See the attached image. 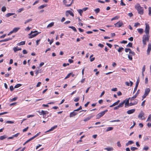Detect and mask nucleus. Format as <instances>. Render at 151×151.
<instances>
[{
    "label": "nucleus",
    "instance_id": "a19ab883",
    "mask_svg": "<svg viewBox=\"0 0 151 151\" xmlns=\"http://www.w3.org/2000/svg\"><path fill=\"white\" fill-rule=\"evenodd\" d=\"M68 13L71 16L73 17L74 16V14H73V13L70 10H68Z\"/></svg>",
    "mask_w": 151,
    "mask_h": 151
},
{
    "label": "nucleus",
    "instance_id": "3c124183",
    "mask_svg": "<svg viewBox=\"0 0 151 151\" xmlns=\"http://www.w3.org/2000/svg\"><path fill=\"white\" fill-rule=\"evenodd\" d=\"M129 53L130 55H135V53L132 51H129Z\"/></svg>",
    "mask_w": 151,
    "mask_h": 151
},
{
    "label": "nucleus",
    "instance_id": "f257e3e1",
    "mask_svg": "<svg viewBox=\"0 0 151 151\" xmlns=\"http://www.w3.org/2000/svg\"><path fill=\"white\" fill-rule=\"evenodd\" d=\"M135 8L137 10L138 13L142 15L143 13V8L139 4H136L135 6Z\"/></svg>",
    "mask_w": 151,
    "mask_h": 151
},
{
    "label": "nucleus",
    "instance_id": "5701e85b",
    "mask_svg": "<svg viewBox=\"0 0 151 151\" xmlns=\"http://www.w3.org/2000/svg\"><path fill=\"white\" fill-rule=\"evenodd\" d=\"M25 41H22L21 42L19 43H18L17 44V45L18 46H20L21 45H23L25 44Z\"/></svg>",
    "mask_w": 151,
    "mask_h": 151
},
{
    "label": "nucleus",
    "instance_id": "393cba45",
    "mask_svg": "<svg viewBox=\"0 0 151 151\" xmlns=\"http://www.w3.org/2000/svg\"><path fill=\"white\" fill-rule=\"evenodd\" d=\"M41 72V70L39 68H38V69L36 70V71L35 72V74L36 75V76H37V74L39 73H40Z\"/></svg>",
    "mask_w": 151,
    "mask_h": 151
},
{
    "label": "nucleus",
    "instance_id": "bb28decb",
    "mask_svg": "<svg viewBox=\"0 0 151 151\" xmlns=\"http://www.w3.org/2000/svg\"><path fill=\"white\" fill-rule=\"evenodd\" d=\"M124 101H123L122 102L120 103L118 105V106H119V108L122 107L123 106L124 104Z\"/></svg>",
    "mask_w": 151,
    "mask_h": 151
},
{
    "label": "nucleus",
    "instance_id": "4c0bfd02",
    "mask_svg": "<svg viewBox=\"0 0 151 151\" xmlns=\"http://www.w3.org/2000/svg\"><path fill=\"white\" fill-rule=\"evenodd\" d=\"M75 0H72V1H71V3L70 4H65V6L67 7H69V6H70L71 5L73 4V2H74V1Z\"/></svg>",
    "mask_w": 151,
    "mask_h": 151
},
{
    "label": "nucleus",
    "instance_id": "c85d7f7f",
    "mask_svg": "<svg viewBox=\"0 0 151 151\" xmlns=\"http://www.w3.org/2000/svg\"><path fill=\"white\" fill-rule=\"evenodd\" d=\"M47 6V4H44L43 5H42L40 6H39L38 7V9H43L45 7H46V6Z\"/></svg>",
    "mask_w": 151,
    "mask_h": 151
},
{
    "label": "nucleus",
    "instance_id": "412c9836",
    "mask_svg": "<svg viewBox=\"0 0 151 151\" xmlns=\"http://www.w3.org/2000/svg\"><path fill=\"white\" fill-rule=\"evenodd\" d=\"M137 30L139 33L140 34H142L143 32V29L142 28H139L137 29Z\"/></svg>",
    "mask_w": 151,
    "mask_h": 151
},
{
    "label": "nucleus",
    "instance_id": "b1692460",
    "mask_svg": "<svg viewBox=\"0 0 151 151\" xmlns=\"http://www.w3.org/2000/svg\"><path fill=\"white\" fill-rule=\"evenodd\" d=\"M7 137L6 135H4L0 137V140H3Z\"/></svg>",
    "mask_w": 151,
    "mask_h": 151
},
{
    "label": "nucleus",
    "instance_id": "dca6fc26",
    "mask_svg": "<svg viewBox=\"0 0 151 151\" xmlns=\"http://www.w3.org/2000/svg\"><path fill=\"white\" fill-rule=\"evenodd\" d=\"M93 115H91L90 116H88V117L85 119L83 120V121L84 122H86V121L89 120L91 118H93Z\"/></svg>",
    "mask_w": 151,
    "mask_h": 151
},
{
    "label": "nucleus",
    "instance_id": "473e14b6",
    "mask_svg": "<svg viewBox=\"0 0 151 151\" xmlns=\"http://www.w3.org/2000/svg\"><path fill=\"white\" fill-rule=\"evenodd\" d=\"M113 129V128L112 127H109L107 128V129L106 130V132H108L109 131H111Z\"/></svg>",
    "mask_w": 151,
    "mask_h": 151
},
{
    "label": "nucleus",
    "instance_id": "a18cd8bd",
    "mask_svg": "<svg viewBox=\"0 0 151 151\" xmlns=\"http://www.w3.org/2000/svg\"><path fill=\"white\" fill-rule=\"evenodd\" d=\"M128 57L129 59L130 60H132V55H128Z\"/></svg>",
    "mask_w": 151,
    "mask_h": 151
},
{
    "label": "nucleus",
    "instance_id": "9b49d317",
    "mask_svg": "<svg viewBox=\"0 0 151 151\" xmlns=\"http://www.w3.org/2000/svg\"><path fill=\"white\" fill-rule=\"evenodd\" d=\"M49 113L47 111H44L42 110L41 111V114H40V115H41L42 114L44 118V116H45L46 114H48Z\"/></svg>",
    "mask_w": 151,
    "mask_h": 151
},
{
    "label": "nucleus",
    "instance_id": "bf43d9fd",
    "mask_svg": "<svg viewBox=\"0 0 151 151\" xmlns=\"http://www.w3.org/2000/svg\"><path fill=\"white\" fill-rule=\"evenodd\" d=\"M149 139V138H148V137L145 136L144 137V141H146V140H147Z\"/></svg>",
    "mask_w": 151,
    "mask_h": 151
},
{
    "label": "nucleus",
    "instance_id": "de8ad7c7",
    "mask_svg": "<svg viewBox=\"0 0 151 151\" xmlns=\"http://www.w3.org/2000/svg\"><path fill=\"white\" fill-rule=\"evenodd\" d=\"M148 10H149L148 14L150 16H151V7H149Z\"/></svg>",
    "mask_w": 151,
    "mask_h": 151
},
{
    "label": "nucleus",
    "instance_id": "c9c22d12",
    "mask_svg": "<svg viewBox=\"0 0 151 151\" xmlns=\"http://www.w3.org/2000/svg\"><path fill=\"white\" fill-rule=\"evenodd\" d=\"M119 17L118 16H115V17H113L111 20V21L116 19H117L119 18Z\"/></svg>",
    "mask_w": 151,
    "mask_h": 151
},
{
    "label": "nucleus",
    "instance_id": "5fc2aeb1",
    "mask_svg": "<svg viewBox=\"0 0 151 151\" xmlns=\"http://www.w3.org/2000/svg\"><path fill=\"white\" fill-rule=\"evenodd\" d=\"M119 102H120V100H118L116 102H114V104L115 106L116 105H117L119 103Z\"/></svg>",
    "mask_w": 151,
    "mask_h": 151
},
{
    "label": "nucleus",
    "instance_id": "f03ea898",
    "mask_svg": "<svg viewBox=\"0 0 151 151\" xmlns=\"http://www.w3.org/2000/svg\"><path fill=\"white\" fill-rule=\"evenodd\" d=\"M41 32H38L37 30H35L34 31H32L30 33L28 34L29 36H30L29 37V38H32L34 37H35Z\"/></svg>",
    "mask_w": 151,
    "mask_h": 151
},
{
    "label": "nucleus",
    "instance_id": "603ef678",
    "mask_svg": "<svg viewBox=\"0 0 151 151\" xmlns=\"http://www.w3.org/2000/svg\"><path fill=\"white\" fill-rule=\"evenodd\" d=\"M14 88L13 87V86H10L9 87L10 90L12 91H13L14 90Z\"/></svg>",
    "mask_w": 151,
    "mask_h": 151
},
{
    "label": "nucleus",
    "instance_id": "e2e57ef3",
    "mask_svg": "<svg viewBox=\"0 0 151 151\" xmlns=\"http://www.w3.org/2000/svg\"><path fill=\"white\" fill-rule=\"evenodd\" d=\"M98 46L100 47L101 48H103L104 47V45L101 43H99L98 45Z\"/></svg>",
    "mask_w": 151,
    "mask_h": 151
},
{
    "label": "nucleus",
    "instance_id": "c03bdc74",
    "mask_svg": "<svg viewBox=\"0 0 151 151\" xmlns=\"http://www.w3.org/2000/svg\"><path fill=\"white\" fill-rule=\"evenodd\" d=\"M139 82V78L138 77V78L137 79V80L135 86H138Z\"/></svg>",
    "mask_w": 151,
    "mask_h": 151
},
{
    "label": "nucleus",
    "instance_id": "f8f14e48",
    "mask_svg": "<svg viewBox=\"0 0 151 151\" xmlns=\"http://www.w3.org/2000/svg\"><path fill=\"white\" fill-rule=\"evenodd\" d=\"M135 111V109H132L131 110H129L127 111V113L128 114H131L134 113Z\"/></svg>",
    "mask_w": 151,
    "mask_h": 151
},
{
    "label": "nucleus",
    "instance_id": "9d476101",
    "mask_svg": "<svg viewBox=\"0 0 151 151\" xmlns=\"http://www.w3.org/2000/svg\"><path fill=\"white\" fill-rule=\"evenodd\" d=\"M78 113L74 111L70 113L69 116L70 117H72L75 116L78 114Z\"/></svg>",
    "mask_w": 151,
    "mask_h": 151
},
{
    "label": "nucleus",
    "instance_id": "2f4dec72",
    "mask_svg": "<svg viewBox=\"0 0 151 151\" xmlns=\"http://www.w3.org/2000/svg\"><path fill=\"white\" fill-rule=\"evenodd\" d=\"M137 101H135L133 103L131 102L129 103V104H130V106H132L135 105L137 104Z\"/></svg>",
    "mask_w": 151,
    "mask_h": 151
},
{
    "label": "nucleus",
    "instance_id": "09e8293b",
    "mask_svg": "<svg viewBox=\"0 0 151 151\" xmlns=\"http://www.w3.org/2000/svg\"><path fill=\"white\" fill-rule=\"evenodd\" d=\"M123 0H121V3L120 4V5L122 6H125L126 5V4L123 2Z\"/></svg>",
    "mask_w": 151,
    "mask_h": 151
},
{
    "label": "nucleus",
    "instance_id": "ddd939ff",
    "mask_svg": "<svg viewBox=\"0 0 151 151\" xmlns=\"http://www.w3.org/2000/svg\"><path fill=\"white\" fill-rule=\"evenodd\" d=\"M150 89L149 88H146L145 89L144 93L148 95L149 94V93H150Z\"/></svg>",
    "mask_w": 151,
    "mask_h": 151
},
{
    "label": "nucleus",
    "instance_id": "774afa93",
    "mask_svg": "<svg viewBox=\"0 0 151 151\" xmlns=\"http://www.w3.org/2000/svg\"><path fill=\"white\" fill-rule=\"evenodd\" d=\"M17 99V97H15L12 99H11V101H16Z\"/></svg>",
    "mask_w": 151,
    "mask_h": 151
},
{
    "label": "nucleus",
    "instance_id": "0eeeda50",
    "mask_svg": "<svg viewBox=\"0 0 151 151\" xmlns=\"http://www.w3.org/2000/svg\"><path fill=\"white\" fill-rule=\"evenodd\" d=\"M140 92V90L139 89H138L137 93H136L135 95L132 97V98H131V100L132 101L134 100V99L136 98V97L138 95L139 93Z\"/></svg>",
    "mask_w": 151,
    "mask_h": 151
},
{
    "label": "nucleus",
    "instance_id": "e433bc0d",
    "mask_svg": "<svg viewBox=\"0 0 151 151\" xmlns=\"http://www.w3.org/2000/svg\"><path fill=\"white\" fill-rule=\"evenodd\" d=\"M22 85L21 84H17L14 87V88H17L21 86Z\"/></svg>",
    "mask_w": 151,
    "mask_h": 151
},
{
    "label": "nucleus",
    "instance_id": "cd10ccee",
    "mask_svg": "<svg viewBox=\"0 0 151 151\" xmlns=\"http://www.w3.org/2000/svg\"><path fill=\"white\" fill-rule=\"evenodd\" d=\"M68 27L69 28L72 29L74 32H76L77 31L76 28L74 27L69 26Z\"/></svg>",
    "mask_w": 151,
    "mask_h": 151
},
{
    "label": "nucleus",
    "instance_id": "58836bf2",
    "mask_svg": "<svg viewBox=\"0 0 151 151\" xmlns=\"http://www.w3.org/2000/svg\"><path fill=\"white\" fill-rule=\"evenodd\" d=\"M94 11L96 14H97L100 12V9L99 8H97L95 9Z\"/></svg>",
    "mask_w": 151,
    "mask_h": 151
},
{
    "label": "nucleus",
    "instance_id": "20e7f679",
    "mask_svg": "<svg viewBox=\"0 0 151 151\" xmlns=\"http://www.w3.org/2000/svg\"><path fill=\"white\" fill-rule=\"evenodd\" d=\"M145 32L146 34H149L150 29V27L149 24L146 23L145 24Z\"/></svg>",
    "mask_w": 151,
    "mask_h": 151
},
{
    "label": "nucleus",
    "instance_id": "6ab92c4d",
    "mask_svg": "<svg viewBox=\"0 0 151 151\" xmlns=\"http://www.w3.org/2000/svg\"><path fill=\"white\" fill-rule=\"evenodd\" d=\"M134 143V142L132 140L129 141L126 144V146H128L129 145H131Z\"/></svg>",
    "mask_w": 151,
    "mask_h": 151
},
{
    "label": "nucleus",
    "instance_id": "69168bd1",
    "mask_svg": "<svg viewBox=\"0 0 151 151\" xmlns=\"http://www.w3.org/2000/svg\"><path fill=\"white\" fill-rule=\"evenodd\" d=\"M148 149H149V147H148L147 146L144 147L143 148V150H148Z\"/></svg>",
    "mask_w": 151,
    "mask_h": 151
},
{
    "label": "nucleus",
    "instance_id": "a878e982",
    "mask_svg": "<svg viewBox=\"0 0 151 151\" xmlns=\"http://www.w3.org/2000/svg\"><path fill=\"white\" fill-rule=\"evenodd\" d=\"M54 23L53 22L50 23L47 25V27L49 28L52 27L53 26Z\"/></svg>",
    "mask_w": 151,
    "mask_h": 151
},
{
    "label": "nucleus",
    "instance_id": "7c9ffc66",
    "mask_svg": "<svg viewBox=\"0 0 151 151\" xmlns=\"http://www.w3.org/2000/svg\"><path fill=\"white\" fill-rule=\"evenodd\" d=\"M130 99H131V98H129L128 99H127L123 101H124L125 102V103H124L125 104H127V103H129V100Z\"/></svg>",
    "mask_w": 151,
    "mask_h": 151
},
{
    "label": "nucleus",
    "instance_id": "6e6d98bb",
    "mask_svg": "<svg viewBox=\"0 0 151 151\" xmlns=\"http://www.w3.org/2000/svg\"><path fill=\"white\" fill-rule=\"evenodd\" d=\"M24 10V8H22L20 9H19L17 11L18 13L21 12L22 11Z\"/></svg>",
    "mask_w": 151,
    "mask_h": 151
},
{
    "label": "nucleus",
    "instance_id": "37998d69",
    "mask_svg": "<svg viewBox=\"0 0 151 151\" xmlns=\"http://www.w3.org/2000/svg\"><path fill=\"white\" fill-rule=\"evenodd\" d=\"M123 49L124 48L123 47H120L118 50V51L119 52H121L123 50Z\"/></svg>",
    "mask_w": 151,
    "mask_h": 151
},
{
    "label": "nucleus",
    "instance_id": "72a5a7b5",
    "mask_svg": "<svg viewBox=\"0 0 151 151\" xmlns=\"http://www.w3.org/2000/svg\"><path fill=\"white\" fill-rule=\"evenodd\" d=\"M5 122L6 123H8V124H12L14 123V121H9V120H7V121H6Z\"/></svg>",
    "mask_w": 151,
    "mask_h": 151
},
{
    "label": "nucleus",
    "instance_id": "423d86ee",
    "mask_svg": "<svg viewBox=\"0 0 151 151\" xmlns=\"http://www.w3.org/2000/svg\"><path fill=\"white\" fill-rule=\"evenodd\" d=\"M149 34L144 35L142 37V40L145 41H149L150 36H149Z\"/></svg>",
    "mask_w": 151,
    "mask_h": 151
},
{
    "label": "nucleus",
    "instance_id": "1a4fd4ad",
    "mask_svg": "<svg viewBox=\"0 0 151 151\" xmlns=\"http://www.w3.org/2000/svg\"><path fill=\"white\" fill-rule=\"evenodd\" d=\"M151 50V45L149 43L148 45L147 50V54L149 55Z\"/></svg>",
    "mask_w": 151,
    "mask_h": 151
},
{
    "label": "nucleus",
    "instance_id": "680f3d73",
    "mask_svg": "<svg viewBox=\"0 0 151 151\" xmlns=\"http://www.w3.org/2000/svg\"><path fill=\"white\" fill-rule=\"evenodd\" d=\"M19 133H18L16 134L13 135V136L14 137H18V136L19 135Z\"/></svg>",
    "mask_w": 151,
    "mask_h": 151
},
{
    "label": "nucleus",
    "instance_id": "4468645a",
    "mask_svg": "<svg viewBox=\"0 0 151 151\" xmlns=\"http://www.w3.org/2000/svg\"><path fill=\"white\" fill-rule=\"evenodd\" d=\"M57 125H55L53 126V127H52L50 129L48 130L45 133L53 130L54 129L57 128Z\"/></svg>",
    "mask_w": 151,
    "mask_h": 151
},
{
    "label": "nucleus",
    "instance_id": "aec40b11",
    "mask_svg": "<svg viewBox=\"0 0 151 151\" xmlns=\"http://www.w3.org/2000/svg\"><path fill=\"white\" fill-rule=\"evenodd\" d=\"M15 14L14 13H8L6 14L5 15V17H9L14 15Z\"/></svg>",
    "mask_w": 151,
    "mask_h": 151
},
{
    "label": "nucleus",
    "instance_id": "49530a36",
    "mask_svg": "<svg viewBox=\"0 0 151 151\" xmlns=\"http://www.w3.org/2000/svg\"><path fill=\"white\" fill-rule=\"evenodd\" d=\"M131 150L132 151H134L135 150H137V148L136 147H131Z\"/></svg>",
    "mask_w": 151,
    "mask_h": 151
},
{
    "label": "nucleus",
    "instance_id": "8fccbe9b",
    "mask_svg": "<svg viewBox=\"0 0 151 151\" xmlns=\"http://www.w3.org/2000/svg\"><path fill=\"white\" fill-rule=\"evenodd\" d=\"M32 20V19H29L27 20H26L25 22H24V24H26L28 22H30Z\"/></svg>",
    "mask_w": 151,
    "mask_h": 151
},
{
    "label": "nucleus",
    "instance_id": "4d7b16f0",
    "mask_svg": "<svg viewBox=\"0 0 151 151\" xmlns=\"http://www.w3.org/2000/svg\"><path fill=\"white\" fill-rule=\"evenodd\" d=\"M106 44L110 48H111L112 47V45L110 43H106Z\"/></svg>",
    "mask_w": 151,
    "mask_h": 151
},
{
    "label": "nucleus",
    "instance_id": "f704fd0d",
    "mask_svg": "<svg viewBox=\"0 0 151 151\" xmlns=\"http://www.w3.org/2000/svg\"><path fill=\"white\" fill-rule=\"evenodd\" d=\"M77 11L79 13V14L80 15V16H82V13L83 12L82 10H81V9H78L77 10Z\"/></svg>",
    "mask_w": 151,
    "mask_h": 151
},
{
    "label": "nucleus",
    "instance_id": "ea45409f",
    "mask_svg": "<svg viewBox=\"0 0 151 151\" xmlns=\"http://www.w3.org/2000/svg\"><path fill=\"white\" fill-rule=\"evenodd\" d=\"M6 8L5 6H3L1 8V11L3 12H5L6 10Z\"/></svg>",
    "mask_w": 151,
    "mask_h": 151
},
{
    "label": "nucleus",
    "instance_id": "13d9d810",
    "mask_svg": "<svg viewBox=\"0 0 151 151\" xmlns=\"http://www.w3.org/2000/svg\"><path fill=\"white\" fill-rule=\"evenodd\" d=\"M40 133V132H39V133L37 134L35 136L33 137H32L34 138V139L36 137H37V136H38Z\"/></svg>",
    "mask_w": 151,
    "mask_h": 151
},
{
    "label": "nucleus",
    "instance_id": "79ce46f5",
    "mask_svg": "<svg viewBox=\"0 0 151 151\" xmlns=\"http://www.w3.org/2000/svg\"><path fill=\"white\" fill-rule=\"evenodd\" d=\"M72 75V73H69L67 76L65 78V79H66L68 78H69L70 76Z\"/></svg>",
    "mask_w": 151,
    "mask_h": 151
},
{
    "label": "nucleus",
    "instance_id": "39448f33",
    "mask_svg": "<svg viewBox=\"0 0 151 151\" xmlns=\"http://www.w3.org/2000/svg\"><path fill=\"white\" fill-rule=\"evenodd\" d=\"M114 25L115 27H120L123 25L122 22L120 21H119L116 23L114 24Z\"/></svg>",
    "mask_w": 151,
    "mask_h": 151
},
{
    "label": "nucleus",
    "instance_id": "338daca9",
    "mask_svg": "<svg viewBox=\"0 0 151 151\" xmlns=\"http://www.w3.org/2000/svg\"><path fill=\"white\" fill-rule=\"evenodd\" d=\"M140 25V24L139 22H136L135 23L134 27H137L138 25Z\"/></svg>",
    "mask_w": 151,
    "mask_h": 151
},
{
    "label": "nucleus",
    "instance_id": "c756f323",
    "mask_svg": "<svg viewBox=\"0 0 151 151\" xmlns=\"http://www.w3.org/2000/svg\"><path fill=\"white\" fill-rule=\"evenodd\" d=\"M126 47H132V42H129L128 44L126 45Z\"/></svg>",
    "mask_w": 151,
    "mask_h": 151
},
{
    "label": "nucleus",
    "instance_id": "7ed1b4c3",
    "mask_svg": "<svg viewBox=\"0 0 151 151\" xmlns=\"http://www.w3.org/2000/svg\"><path fill=\"white\" fill-rule=\"evenodd\" d=\"M108 110H105L104 111L99 113L96 116V118L97 119H99L101 117L103 116L106 112H107Z\"/></svg>",
    "mask_w": 151,
    "mask_h": 151
},
{
    "label": "nucleus",
    "instance_id": "0e129e2a",
    "mask_svg": "<svg viewBox=\"0 0 151 151\" xmlns=\"http://www.w3.org/2000/svg\"><path fill=\"white\" fill-rule=\"evenodd\" d=\"M69 65V64L68 63H64L63 64V67H65L66 66H68Z\"/></svg>",
    "mask_w": 151,
    "mask_h": 151
},
{
    "label": "nucleus",
    "instance_id": "a211bd4d",
    "mask_svg": "<svg viewBox=\"0 0 151 151\" xmlns=\"http://www.w3.org/2000/svg\"><path fill=\"white\" fill-rule=\"evenodd\" d=\"M104 149L106 150L107 151H113L114 150V149L112 147L105 148Z\"/></svg>",
    "mask_w": 151,
    "mask_h": 151
},
{
    "label": "nucleus",
    "instance_id": "f3484780",
    "mask_svg": "<svg viewBox=\"0 0 151 151\" xmlns=\"http://www.w3.org/2000/svg\"><path fill=\"white\" fill-rule=\"evenodd\" d=\"M12 39V38H8L5 39L4 40H0V42H6V41H9L10 40H11Z\"/></svg>",
    "mask_w": 151,
    "mask_h": 151
},
{
    "label": "nucleus",
    "instance_id": "2eb2a0df",
    "mask_svg": "<svg viewBox=\"0 0 151 151\" xmlns=\"http://www.w3.org/2000/svg\"><path fill=\"white\" fill-rule=\"evenodd\" d=\"M13 50L14 52H16L17 51L19 50H21L22 49L21 48H18V47H14L13 48Z\"/></svg>",
    "mask_w": 151,
    "mask_h": 151
},
{
    "label": "nucleus",
    "instance_id": "4be33fe9",
    "mask_svg": "<svg viewBox=\"0 0 151 151\" xmlns=\"http://www.w3.org/2000/svg\"><path fill=\"white\" fill-rule=\"evenodd\" d=\"M20 29V28L19 27L14 28V29H13L12 31L13 32V33H15L17 32L19 29Z\"/></svg>",
    "mask_w": 151,
    "mask_h": 151
},
{
    "label": "nucleus",
    "instance_id": "6e6552de",
    "mask_svg": "<svg viewBox=\"0 0 151 151\" xmlns=\"http://www.w3.org/2000/svg\"><path fill=\"white\" fill-rule=\"evenodd\" d=\"M145 114L143 111H141L138 115V118L140 119H142V117H144Z\"/></svg>",
    "mask_w": 151,
    "mask_h": 151
},
{
    "label": "nucleus",
    "instance_id": "052dcab7",
    "mask_svg": "<svg viewBox=\"0 0 151 151\" xmlns=\"http://www.w3.org/2000/svg\"><path fill=\"white\" fill-rule=\"evenodd\" d=\"M79 99H80V98H79V97H77V98H75L74 99V101L75 102H77L79 100Z\"/></svg>",
    "mask_w": 151,
    "mask_h": 151
},
{
    "label": "nucleus",
    "instance_id": "864d4df0",
    "mask_svg": "<svg viewBox=\"0 0 151 151\" xmlns=\"http://www.w3.org/2000/svg\"><path fill=\"white\" fill-rule=\"evenodd\" d=\"M138 86H135V87L134 88V91L133 92V94L136 91H137Z\"/></svg>",
    "mask_w": 151,
    "mask_h": 151
}]
</instances>
